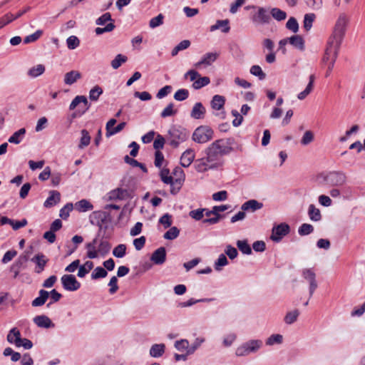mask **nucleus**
Masks as SVG:
<instances>
[{
    "label": "nucleus",
    "instance_id": "09e8293b",
    "mask_svg": "<svg viewBox=\"0 0 365 365\" xmlns=\"http://www.w3.org/2000/svg\"><path fill=\"white\" fill-rule=\"evenodd\" d=\"M103 93V89L99 86H94L89 92V98L91 101H96L99 96Z\"/></svg>",
    "mask_w": 365,
    "mask_h": 365
},
{
    "label": "nucleus",
    "instance_id": "3c124183",
    "mask_svg": "<svg viewBox=\"0 0 365 365\" xmlns=\"http://www.w3.org/2000/svg\"><path fill=\"white\" fill-rule=\"evenodd\" d=\"M108 272L107 271L101 267H97L93 272L91 274L92 279H98L100 278H104L107 276Z\"/></svg>",
    "mask_w": 365,
    "mask_h": 365
},
{
    "label": "nucleus",
    "instance_id": "49530a36",
    "mask_svg": "<svg viewBox=\"0 0 365 365\" xmlns=\"http://www.w3.org/2000/svg\"><path fill=\"white\" fill-rule=\"evenodd\" d=\"M314 227L308 223H303L298 229V233L300 236L308 235L312 233Z\"/></svg>",
    "mask_w": 365,
    "mask_h": 365
},
{
    "label": "nucleus",
    "instance_id": "412c9836",
    "mask_svg": "<svg viewBox=\"0 0 365 365\" xmlns=\"http://www.w3.org/2000/svg\"><path fill=\"white\" fill-rule=\"evenodd\" d=\"M262 207L263 204L262 202H259L256 200H250L242 204L241 209L243 211L255 212L261 209Z\"/></svg>",
    "mask_w": 365,
    "mask_h": 365
},
{
    "label": "nucleus",
    "instance_id": "4c0bfd02",
    "mask_svg": "<svg viewBox=\"0 0 365 365\" xmlns=\"http://www.w3.org/2000/svg\"><path fill=\"white\" fill-rule=\"evenodd\" d=\"M183 179L182 178H176L175 180L172 179V182L168 183L170 185V192L173 195H176L180 190Z\"/></svg>",
    "mask_w": 365,
    "mask_h": 365
},
{
    "label": "nucleus",
    "instance_id": "37998d69",
    "mask_svg": "<svg viewBox=\"0 0 365 365\" xmlns=\"http://www.w3.org/2000/svg\"><path fill=\"white\" fill-rule=\"evenodd\" d=\"M81 135L80 143L78 145V148L80 149L88 146L91 143V136L86 130L83 129L81 130Z\"/></svg>",
    "mask_w": 365,
    "mask_h": 365
},
{
    "label": "nucleus",
    "instance_id": "864d4df0",
    "mask_svg": "<svg viewBox=\"0 0 365 365\" xmlns=\"http://www.w3.org/2000/svg\"><path fill=\"white\" fill-rule=\"evenodd\" d=\"M126 245L120 244L116 246L113 250V255L118 258H122L125 255Z\"/></svg>",
    "mask_w": 365,
    "mask_h": 365
},
{
    "label": "nucleus",
    "instance_id": "c85d7f7f",
    "mask_svg": "<svg viewBox=\"0 0 365 365\" xmlns=\"http://www.w3.org/2000/svg\"><path fill=\"white\" fill-rule=\"evenodd\" d=\"M17 339H15V345L18 347L23 346L26 349H30L33 346V343L28 339H21L20 331H16Z\"/></svg>",
    "mask_w": 365,
    "mask_h": 365
},
{
    "label": "nucleus",
    "instance_id": "f8f14e48",
    "mask_svg": "<svg viewBox=\"0 0 365 365\" xmlns=\"http://www.w3.org/2000/svg\"><path fill=\"white\" fill-rule=\"evenodd\" d=\"M271 18L267 11L263 7H259L258 11L252 16V21L257 25L268 24Z\"/></svg>",
    "mask_w": 365,
    "mask_h": 365
},
{
    "label": "nucleus",
    "instance_id": "7ed1b4c3",
    "mask_svg": "<svg viewBox=\"0 0 365 365\" xmlns=\"http://www.w3.org/2000/svg\"><path fill=\"white\" fill-rule=\"evenodd\" d=\"M341 44L329 39L327 42V46L322 61L324 63H329V70H332L334 68Z\"/></svg>",
    "mask_w": 365,
    "mask_h": 365
},
{
    "label": "nucleus",
    "instance_id": "052dcab7",
    "mask_svg": "<svg viewBox=\"0 0 365 365\" xmlns=\"http://www.w3.org/2000/svg\"><path fill=\"white\" fill-rule=\"evenodd\" d=\"M286 27L292 32L297 33L299 30V24L297 19L294 17H290L286 24Z\"/></svg>",
    "mask_w": 365,
    "mask_h": 365
},
{
    "label": "nucleus",
    "instance_id": "8fccbe9b",
    "mask_svg": "<svg viewBox=\"0 0 365 365\" xmlns=\"http://www.w3.org/2000/svg\"><path fill=\"white\" fill-rule=\"evenodd\" d=\"M180 230L176 227H170L165 234L164 238L169 240H173L178 237Z\"/></svg>",
    "mask_w": 365,
    "mask_h": 365
},
{
    "label": "nucleus",
    "instance_id": "13d9d810",
    "mask_svg": "<svg viewBox=\"0 0 365 365\" xmlns=\"http://www.w3.org/2000/svg\"><path fill=\"white\" fill-rule=\"evenodd\" d=\"M164 16L162 14H158L157 16L152 18L149 22L150 28H156L163 24Z\"/></svg>",
    "mask_w": 365,
    "mask_h": 365
},
{
    "label": "nucleus",
    "instance_id": "e2e57ef3",
    "mask_svg": "<svg viewBox=\"0 0 365 365\" xmlns=\"http://www.w3.org/2000/svg\"><path fill=\"white\" fill-rule=\"evenodd\" d=\"M42 34H43V31L41 30H38L35 33L26 36L24 39V43H30L34 42V41H37L41 37Z\"/></svg>",
    "mask_w": 365,
    "mask_h": 365
},
{
    "label": "nucleus",
    "instance_id": "39448f33",
    "mask_svg": "<svg viewBox=\"0 0 365 365\" xmlns=\"http://www.w3.org/2000/svg\"><path fill=\"white\" fill-rule=\"evenodd\" d=\"M188 135L185 129L172 128L169 130L168 140L173 148H177L178 145L185 141Z\"/></svg>",
    "mask_w": 365,
    "mask_h": 365
},
{
    "label": "nucleus",
    "instance_id": "f704fd0d",
    "mask_svg": "<svg viewBox=\"0 0 365 365\" xmlns=\"http://www.w3.org/2000/svg\"><path fill=\"white\" fill-rule=\"evenodd\" d=\"M308 215L311 220L312 221H319L322 219V215L320 210L314 205H310L309 206Z\"/></svg>",
    "mask_w": 365,
    "mask_h": 365
},
{
    "label": "nucleus",
    "instance_id": "dca6fc26",
    "mask_svg": "<svg viewBox=\"0 0 365 365\" xmlns=\"http://www.w3.org/2000/svg\"><path fill=\"white\" fill-rule=\"evenodd\" d=\"M166 259V250L163 247H160L153 252L150 260L155 264H162Z\"/></svg>",
    "mask_w": 365,
    "mask_h": 365
},
{
    "label": "nucleus",
    "instance_id": "ddd939ff",
    "mask_svg": "<svg viewBox=\"0 0 365 365\" xmlns=\"http://www.w3.org/2000/svg\"><path fill=\"white\" fill-rule=\"evenodd\" d=\"M132 190L118 187L108 193L109 199L111 200H125L131 197Z\"/></svg>",
    "mask_w": 365,
    "mask_h": 365
},
{
    "label": "nucleus",
    "instance_id": "f03ea898",
    "mask_svg": "<svg viewBox=\"0 0 365 365\" xmlns=\"http://www.w3.org/2000/svg\"><path fill=\"white\" fill-rule=\"evenodd\" d=\"M348 23L349 17L347 15L344 13H341L336 21L332 34L329 39L341 43Z\"/></svg>",
    "mask_w": 365,
    "mask_h": 365
},
{
    "label": "nucleus",
    "instance_id": "473e14b6",
    "mask_svg": "<svg viewBox=\"0 0 365 365\" xmlns=\"http://www.w3.org/2000/svg\"><path fill=\"white\" fill-rule=\"evenodd\" d=\"M165 344H156L151 346L150 354L151 356L157 358L161 356L165 352Z\"/></svg>",
    "mask_w": 365,
    "mask_h": 365
},
{
    "label": "nucleus",
    "instance_id": "a211bd4d",
    "mask_svg": "<svg viewBox=\"0 0 365 365\" xmlns=\"http://www.w3.org/2000/svg\"><path fill=\"white\" fill-rule=\"evenodd\" d=\"M34 322L41 328H51L54 327V324L46 315H38L34 318Z\"/></svg>",
    "mask_w": 365,
    "mask_h": 365
},
{
    "label": "nucleus",
    "instance_id": "f257e3e1",
    "mask_svg": "<svg viewBox=\"0 0 365 365\" xmlns=\"http://www.w3.org/2000/svg\"><path fill=\"white\" fill-rule=\"evenodd\" d=\"M235 143L233 138H222L215 140L205 149V153L214 167L220 168L223 165V156L233 150Z\"/></svg>",
    "mask_w": 365,
    "mask_h": 365
},
{
    "label": "nucleus",
    "instance_id": "c9c22d12",
    "mask_svg": "<svg viewBox=\"0 0 365 365\" xmlns=\"http://www.w3.org/2000/svg\"><path fill=\"white\" fill-rule=\"evenodd\" d=\"M26 133L25 128H21L16 131L8 140L10 143L19 144L21 143L23 137Z\"/></svg>",
    "mask_w": 365,
    "mask_h": 365
},
{
    "label": "nucleus",
    "instance_id": "9d476101",
    "mask_svg": "<svg viewBox=\"0 0 365 365\" xmlns=\"http://www.w3.org/2000/svg\"><path fill=\"white\" fill-rule=\"evenodd\" d=\"M302 275L309 283V297H312L318 287L316 274L312 269L306 268L302 271Z\"/></svg>",
    "mask_w": 365,
    "mask_h": 365
},
{
    "label": "nucleus",
    "instance_id": "ea45409f",
    "mask_svg": "<svg viewBox=\"0 0 365 365\" xmlns=\"http://www.w3.org/2000/svg\"><path fill=\"white\" fill-rule=\"evenodd\" d=\"M299 315V311L298 309L289 312L284 317V322L287 324H292L297 320Z\"/></svg>",
    "mask_w": 365,
    "mask_h": 365
},
{
    "label": "nucleus",
    "instance_id": "393cba45",
    "mask_svg": "<svg viewBox=\"0 0 365 365\" xmlns=\"http://www.w3.org/2000/svg\"><path fill=\"white\" fill-rule=\"evenodd\" d=\"M48 297H49V292L48 291L44 290V289H41L39 291V296L32 301L31 305L35 307H41L46 303Z\"/></svg>",
    "mask_w": 365,
    "mask_h": 365
},
{
    "label": "nucleus",
    "instance_id": "c756f323",
    "mask_svg": "<svg viewBox=\"0 0 365 365\" xmlns=\"http://www.w3.org/2000/svg\"><path fill=\"white\" fill-rule=\"evenodd\" d=\"M30 251L26 250L24 254L21 255L13 264L20 269L24 268L26 263L29 260V254L31 253L32 247H30Z\"/></svg>",
    "mask_w": 365,
    "mask_h": 365
},
{
    "label": "nucleus",
    "instance_id": "1a4fd4ad",
    "mask_svg": "<svg viewBox=\"0 0 365 365\" xmlns=\"http://www.w3.org/2000/svg\"><path fill=\"white\" fill-rule=\"evenodd\" d=\"M61 280L63 287L67 291H76L81 287V283L73 274H64L62 276Z\"/></svg>",
    "mask_w": 365,
    "mask_h": 365
},
{
    "label": "nucleus",
    "instance_id": "7c9ffc66",
    "mask_svg": "<svg viewBox=\"0 0 365 365\" xmlns=\"http://www.w3.org/2000/svg\"><path fill=\"white\" fill-rule=\"evenodd\" d=\"M229 23L230 21L228 19L217 20L215 24L211 26L210 31H213L217 29H219L220 28H222V32L227 33L230 29V27L229 26Z\"/></svg>",
    "mask_w": 365,
    "mask_h": 365
},
{
    "label": "nucleus",
    "instance_id": "e433bc0d",
    "mask_svg": "<svg viewBox=\"0 0 365 365\" xmlns=\"http://www.w3.org/2000/svg\"><path fill=\"white\" fill-rule=\"evenodd\" d=\"M198 78L196 79L193 83L192 87L195 90L200 89L201 88L208 85L210 82V78L207 76L204 77H197Z\"/></svg>",
    "mask_w": 365,
    "mask_h": 365
},
{
    "label": "nucleus",
    "instance_id": "b1692460",
    "mask_svg": "<svg viewBox=\"0 0 365 365\" xmlns=\"http://www.w3.org/2000/svg\"><path fill=\"white\" fill-rule=\"evenodd\" d=\"M81 78V73L78 71H71L64 76V83L72 85Z\"/></svg>",
    "mask_w": 365,
    "mask_h": 365
},
{
    "label": "nucleus",
    "instance_id": "cd10ccee",
    "mask_svg": "<svg viewBox=\"0 0 365 365\" xmlns=\"http://www.w3.org/2000/svg\"><path fill=\"white\" fill-rule=\"evenodd\" d=\"M97 244V238H94L92 242L86 245V248L88 250L86 256L89 259H95L98 257V250H96Z\"/></svg>",
    "mask_w": 365,
    "mask_h": 365
},
{
    "label": "nucleus",
    "instance_id": "338daca9",
    "mask_svg": "<svg viewBox=\"0 0 365 365\" xmlns=\"http://www.w3.org/2000/svg\"><path fill=\"white\" fill-rule=\"evenodd\" d=\"M228 264V261L225 255L221 254L215 263V269L216 270H220L221 267L225 266Z\"/></svg>",
    "mask_w": 365,
    "mask_h": 365
},
{
    "label": "nucleus",
    "instance_id": "5fc2aeb1",
    "mask_svg": "<svg viewBox=\"0 0 365 365\" xmlns=\"http://www.w3.org/2000/svg\"><path fill=\"white\" fill-rule=\"evenodd\" d=\"M66 44L69 49L73 50L79 46L80 41L77 36H71L66 39Z\"/></svg>",
    "mask_w": 365,
    "mask_h": 365
},
{
    "label": "nucleus",
    "instance_id": "423d86ee",
    "mask_svg": "<svg viewBox=\"0 0 365 365\" xmlns=\"http://www.w3.org/2000/svg\"><path fill=\"white\" fill-rule=\"evenodd\" d=\"M262 346V341L259 339L248 341L236 349V355L238 356H247L250 353L257 351Z\"/></svg>",
    "mask_w": 365,
    "mask_h": 365
},
{
    "label": "nucleus",
    "instance_id": "2eb2a0df",
    "mask_svg": "<svg viewBox=\"0 0 365 365\" xmlns=\"http://www.w3.org/2000/svg\"><path fill=\"white\" fill-rule=\"evenodd\" d=\"M31 261L36 264L35 272L39 274L44 270L48 259L43 253H38L31 258Z\"/></svg>",
    "mask_w": 365,
    "mask_h": 365
},
{
    "label": "nucleus",
    "instance_id": "20e7f679",
    "mask_svg": "<svg viewBox=\"0 0 365 365\" xmlns=\"http://www.w3.org/2000/svg\"><path fill=\"white\" fill-rule=\"evenodd\" d=\"M214 132L207 125L197 127L192 133V140L197 143H205L212 139Z\"/></svg>",
    "mask_w": 365,
    "mask_h": 365
},
{
    "label": "nucleus",
    "instance_id": "bf43d9fd",
    "mask_svg": "<svg viewBox=\"0 0 365 365\" xmlns=\"http://www.w3.org/2000/svg\"><path fill=\"white\" fill-rule=\"evenodd\" d=\"M110 244L106 240H101L98 245V252L102 255L107 254L110 250Z\"/></svg>",
    "mask_w": 365,
    "mask_h": 365
},
{
    "label": "nucleus",
    "instance_id": "de8ad7c7",
    "mask_svg": "<svg viewBox=\"0 0 365 365\" xmlns=\"http://www.w3.org/2000/svg\"><path fill=\"white\" fill-rule=\"evenodd\" d=\"M315 18L314 14H307L304 15L303 24L306 31L310 30Z\"/></svg>",
    "mask_w": 365,
    "mask_h": 365
},
{
    "label": "nucleus",
    "instance_id": "72a5a7b5",
    "mask_svg": "<svg viewBox=\"0 0 365 365\" xmlns=\"http://www.w3.org/2000/svg\"><path fill=\"white\" fill-rule=\"evenodd\" d=\"M93 266L92 261H86L83 265L79 266L78 277H84L93 268Z\"/></svg>",
    "mask_w": 365,
    "mask_h": 365
},
{
    "label": "nucleus",
    "instance_id": "c03bdc74",
    "mask_svg": "<svg viewBox=\"0 0 365 365\" xmlns=\"http://www.w3.org/2000/svg\"><path fill=\"white\" fill-rule=\"evenodd\" d=\"M124 160L126 163L132 165L133 167H138L140 168L143 173H148V169L145 165L141 163H139L136 160L130 158L128 155H125L124 158Z\"/></svg>",
    "mask_w": 365,
    "mask_h": 365
},
{
    "label": "nucleus",
    "instance_id": "79ce46f5",
    "mask_svg": "<svg viewBox=\"0 0 365 365\" xmlns=\"http://www.w3.org/2000/svg\"><path fill=\"white\" fill-rule=\"evenodd\" d=\"M127 60L128 58L126 56L118 54L111 61L110 65L113 69H118L123 63H125Z\"/></svg>",
    "mask_w": 365,
    "mask_h": 365
},
{
    "label": "nucleus",
    "instance_id": "bb28decb",
    "mask_svg": "<svg viewBox=\"0 0 365 365\" xmlns=\"http://www.w3.org/2000/svg\"><path fill=\"white\" fill-rule=\"evenodd\" d=\"M75 209L80 212H84L92 210L93 205L88 200L83 199L76 202Z\"/></svg>",
    "mask_w": 365,
    "mask_h": 365
},
{
    "label": "nucleus",
    "instance_id": "4d7b16f0",
    "mask_svg": "<svg viewBox=\"0 0 365 365\" xmlns=\"http://www.w3.org/2000/svg\"><path fill=\"white\" fill-rule=\"evenodd\" d=\"M250 73L255 76H257L259 80H263L266 77V74L262 71L261 67L257 65H254L250 68Z\"/></svg>",
    "mask_w": 365,
    "mask_h": 365
},
{
    "label": "nucleus",
    "instance_id": "9b49d317",
    "mask_svg": "<svg viewBox=\"0 0 365 365\" xmlns=\"http://www.w3.org/2000/svg\"><path fill=\"white\" fill-rule=\"evenodd\" d=\"M290 231V227L287 223H281L272 229L271 239L274 242H279L283 237L286 236Z\"/></svg>",
    "mask_w": 365,
    "mask_h": 365
},
{
    "label": "nucleus",
    "instance_id": "a19ab883",
    "mask_svg": "<svg viewBox=\"0 0 365 365\" xmlns=\"http://www.w3.org/2000/svg\"><path fill=\"white\" fill-rule=\"evenodd\" d=\"M237 246L238 249L245 255H251L252 254V248L247 242V240H237Z\"/></svg>",
    "mask_w": 365,
    "mask_h": 365
},
{
    "label": "nucleus",
    "instance_id": "0eeeda50",
    "mask_svg": "<svg viewBox=\"0 0 365 365\" xmlns=\"http://www.w3.org/2000/svg\"><path fill=\"white\" fill-rule=\"evenodd\" d=\"M324 183L328 186H342L346 180V175L342 172L333 171L324 175Z\"/></svg>",
    "mask_w": 365,
    "mask_h": 365
},
{
    "label": "nucleus",
    "instance_id": "5701e85b",
    "mask_svg": "<svg viewBox=\"0 0 365 365\" xmlns=\"http://www.w3.org/2000/svg\"><path fill=\"white\" fill-rule=\"evenodd\" d=\"M287 40L289 43H290L294 48L302 51L304 50V40L301 36L294 35L289 38H287Z\"/></svg>",
    "mask_w": 365,
    "mask_h": 365
},
{
    "label": "nucleus",
    "instance_id": "6e6552de",
    "mask_svg": "<svg viewBox=\"0 0 365 365\" xmlns=\"http://www.w3.org/2000/svg\"><path fill=\"white\" fill-rule=\"evenodd\" d=\"M108 21L110 22L108 23L105 27H97L95 29V32L97 35H101L106 32H110L115 29V26L113 24V20L112 19L111 14L109 12L103 14L96 19V24L97 25H104Z\"/></svg>",
    "mask_w": 365,
    "mask_h": 365
},
{
    "label": "nucleus",
    "instance_id": "4468645a",
    "mask_svg": "<svg viewBox=\"0 0 365 365\" xmlns=\"http://www.w3.org/2000/svg\"><path fill=\"white\" fill-rule=\"evenodd\" d=\"M195 169L199 173H204L210 169H217V167H214L212 163H210L208 157L206 155L205 158L197 159L195 163Z\"/></svg>",
    "mask_w": 365,
    "mask_h": 365
},
{
    "label": "nucleus",
    "instance_id": "aec40b11",
    "mask_svg": "<svg viewBox=\"0 0 365 365\" xmlns=\"http://www.w3.org/2000/svg\"><path fill=\"white\" fill-rule=\"evenodd\" d=\"M219 54L216 52L207 53L203 56L201 61L195 64V66L200 68L202 65L210 66L217 58Z\"/></svg>",
    "mask_w": 365,
    "mask_h": 365
},
{
    "label": "nucleus",
    "instance_id": "58836bf2",
    "mask_svg": "<svg viewBox=\"0 0 365 365\" xmlns=\"http://www.w3.org/2000/svg\"><path fill=\"white\" fill-rule=\"evenodd\" d=\"M44 71L45 66L42 64H38L36 66L31 68L28 71V75L32 78H36L43 73Z\"/></svg>",
    "mask_w": 365,
    "mask_h": 365
},
{
    "label": "nucleus",
    "instance_id": "a878e982",
    "mask_svg": "<svg viewBox=\"0 0 365 365\" xmlns=\"http://www.w3.org/2000/svg\"><path fill=\"white\" fill-rule=\"evenodd\" d=\"M309 80V83L307 86L306 88L303 91L300 92L298 94V96H297L298 99L304 100L312 91L313 88H314V82L315 80L314 75V74L310 75Z\"/></svg>",
    "mask_w": 365,
    "mask_h": 365
},
{
    "label": "nucleus",
    "instance_id": "774afa93",
    "mask_svg": "<svg viewBox=\"0 0 365 365\" xmlns=\"http://www.w3.org/2000/svg\"><path fill=\"white\" fill-rule=\"evenodd\" d=\"M313 140H314L313 133L310 130H307L302 136V138L301 140V143L303 145H307L309 144L310 143H312L313 141Z\"/></svg>",
    "mask_w": 365,
    "mask_h": 365
},
{
    "label": "nucleus",
    "instance_id": "2f4dec72",
    "mask_svg": "<svg viewBox=\"0 0 365 365\" xmlns=\"http://www.w3.org/2000/svg\"><path fill=\"white\" fill-rule=\"evenodd\" d=\"M225 103V98L222 96L215 95L211 101V107L215 110H220L223 108Z\"/></svg>",
    "mask_w": 365,
    "mask_h": 365
},
{
    "label": "nucleus",
    "instance_id": "f3484780",
    "mask_svg": "<svg viewBox=\"0 0 365 365\" xmlns=\"http://www.w3.org/2000/svg\"><path fill=\"white\" fill-rule=\"evenodd\" d=\"M195 152L192 149L186 150L181 155L180 164L182 167L187 168L195 159Z\"/></svg>",
    "mask_w": 365,
    "mask_h": 365
},
{
    "label": "nucleus",
    "instance_id": "4be33fe9",
    "mask_svg": "<svg viewBox=\"0 0 365 365\" xmlns=\"http://www.w3.org/2000/svg\"><path fill=\"white\" fill-rule=\"evenodd\" d=\"M205 108L201 103L198 102L194 105L190 115L194 119H202L205 117Z\"/></svg>",
    "mask_w": 365,
    "mask_h": 365
},
{
    "label": "nucleus",
    "instance_id": "680f3d73",
    "mask_svg": "<svg viewBox=\"0 0 365 365\" xmlns=\"http://www.w3.org/2000/svg\"><path fill=\"white\" fill-rule=\"evenodd\" d=\"M73 209V205L72 203H67L63 207H62L60 210V217L66 220L68 217L69 213Z\"/></svg>",
    "mask_w": 365,
    "mask_h": 365
},
{
    "label": "nucleus",
    "instance_id": "0e129e2a",
    "mask_svg": "<svg viewBox=\"0 0 365 365\" xmlns=\"http://www.w3.org/2000/svg\"><path fill=\"white\" fill-rule=\"evenodd\" d=\"M205 341V339L203 338H197L194 343L189 346V349L187 351V354H192L197 349H198L200 345Z\"/></svg>",
    "mask_w": 365,
    "mask_h": 365
},
{
    "label": "nucleus",
    "instance_id": "6ab92c4d",
    "mask_svg": "<svg viewBox=\"0 0 365 365\" xmlns=\"http://www.w3.org/2000/svg\"><path fill=\"white\" fill-rule=\"evenodd\" d=\"M61 200V194L57 190H51L49 192V197L44 202V207H51L58 203Z\"/></svg>",
    "mask_w": 365,
    "mask_h": 365
},
{
    "label": "nucleus",
    "instance_id": "603ef678",
    "mask_svg": "<svg viewBox=\"0 0 365 365\" xmlns=\"http://www.w3.org/2000/svg\"><path fill=\"white\" fill-rule=\"evenodd\" d=\"M176 113H177V110L174 109V104L173 103H170L161 112L160 116L162 118H167L169 116L174 115Z\"/></svg>",
    "mask_w": 365,
    "mask_h": 365
},
{
    "label": "nucleus",
    "instance_id": "6e6d98bb",
    "mask_svg": "<svg viewBox=\"0 0 365 365\" xmlns=\"http://www.w3.org/2000/svg\"><path fill=\"white\" fill-rule=\"evenodd\" d=\"M189 96V91L187 89L181 88L178 90L174 94V98L178 101H182Z\"/></svg>",
    "mask_w": 365,
    "mask_h": 365
},
{
    "label": "nucleus",
    "instance_id": "69168bd1",
    "mask_svg": "<svg viewBox=\"0 0 365 365\" xmlns=\"http://www.w3.org/2000/svg\"><path fill=\"white\" fill-rule=\"evenodd\" d=\"M160 176L161 180L165 184H168L172 182L173 177L170 175V170L168 168L162 169L160 173Z\"/></svg>",
    "mask_w": 365,
    "mask_h": 365
},
{
    "label": "nucleus",
    "instance_id": "a18cd8bd",
    "mask_svg": "<svg viewBox=\"0 0 365 365\" xmlns=\"http://www.w3.org/2000/svg\"><path fill=\"white\" fill-rule=\"evenodd\" d=\"M270 14L277 21H282L287 18V13L278 8L272 9Z\"/></svg>",
    "mask_w": 365,
    "mask_h": 365
}]
</instances>
